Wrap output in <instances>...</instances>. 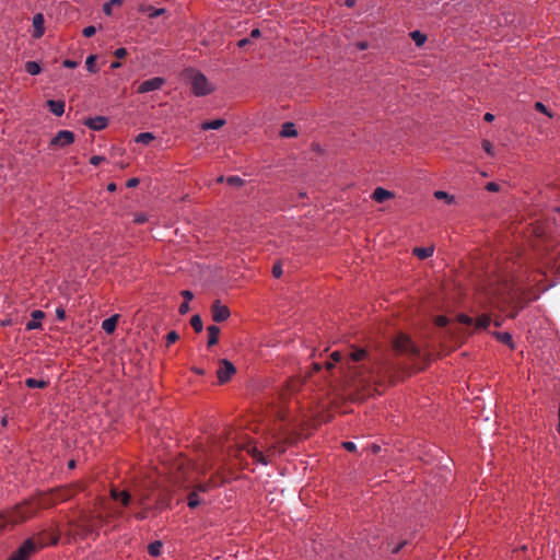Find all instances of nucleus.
Listing matches in <instances>:
<instances>
[{"mask_svg":"<svg viewBox=\"0 0 560 560\" xmlns=\"http://www.w3.org/2000/svg\"><path fill=\"white\" fill-rule=\"evenodd\" d=\"M209 338H208V347H213L219 341L220 328L217 325H210L207 328Z\"/></svg>","mask_w":560,"mask_h":560,"instance_id":"nucleus-20","label":"nucleus"},{"mask_svg":"<svg viewBox=\"0 0 560 560\" xmlns=\"http://www.w3.org/2000/svg\"><path fill=\"white\" fill-rule=\"evenodd\" d=\"M298 131L293 122H285L282 125L280 136L283 138L295 137Z\"/></svg>","mask_w":560,"mask_h":560,"instance_id":"nucleus-21","label":"nucleus"},{"mask_svg":"<svg viewBox=\"0 0 560 560\" xmlns=\"http://www.w3.org/2000/svg\"><path fill=\"white\" fill-rule=\"evenodd\" d=\"M162 548L163 544L160 540H155L148 546V552L152 557H158L161 555Z\"/></svg>","mask_w":560,"mask_h":560,"instance_id":"nucleus-25","label":"nucleus"},{"mask_svg":"<svg viewBox=\"0 0 560 560\" xmlns=\"http://www.w3.org/2000/svg\"><path fill=\"white\" fill-rule=\"evenodd\" d=\"M140 11L143 13H147L149 18L153 19V18H158V16L164 14L165 9H163V8L154 9L151 5H148V7H141Z\"/></svg>","mask_w":560,"mask_h":560,"instance_id":"nucleus-24","label":"nucleus"},{"mask_svg":"<svg viewBox=\"0 0 560 560\" xmlns=\"http://www.w3.org/2000/svg\"><path fill=\"white\" fill-rule=\"evenodd\" d=\"M149 221V218L145 213H136L133 217V222L136 224H143Z\"/></svg>","mask_w":560,"mask_h":560,"instance_id":"nucleus-42","label":"nucleus"},{"mask_svg":"<svg viewBox=\"0 0 560 560\" xmlns=\"http://www.w3.org/2000/svg\"><path fill=\"white\" fill-rule=\"evenodd\" d=\"M272 275L275 278H280L282 276V267L280 264H276L272 267Z\"/></svg>","mask_w":560,"mask_h":560,"instance_id":"nucleus-48","label":"nucleus"},{"mask_svg":"<svg viewBox=\"0 0 560 560\" xmlns=\"http://www.w3.org/2000/svg\"><path fill=\"white\" fill-rule=\"evenodd\" d=\"M226 183L232 187H241L244 185V179L240 176H230L226 178Z\"/></svg>","mask_w":560,"mask_h":560,"instance_id":"nucleus-37","label":"nucleus"},{"mask_svg":"<svg viewBox=\"0 0 560 560\" xmlns=\"http://www.w3.org/2000/svg\"><path fill=\"white\" fill-rule=\"evenodd\" d=\"M342 446L349 452H354L357 450V445L353 442H343Z\"/></svg>","mask_w":560,"mask_h":560,"instance_id":"nucleus-52","label":"nucleus"},{"mask_svg":"<svg viewBox=\"0 0 560 560\" xmlns=\"http://www.w3.org/2000/svg\"><path fill=\"white\" fill-rule=\"evenodd\" d=\"M491 323V319L488 315L483 314L477 318L475 322V327L477 329H486Z\"/></svg>","mask_w":560,"mask_h":560,"instance_id":"nucleus-29","label":"nucleus"},{"mask_svg":"<svg viewBox=\"0 0 560 560\" xmlns=\"http://www.w3.org/2000/svg\"><path fill=\"white\" fill-rule=\"evenodd\" d=\"M535 109H537L538 112H540V113H542V114L547 115V116H548V117H550V118H552V117H553L552 113H550V112L548 110V108H547V107H546L541 102H536V103H535Z\"/></svg>","mask_w":560,"mask_h":560,"instance_id":"nucleus-41","label":"nucleus"},{"mask_svg":"<svg viewBox=\"0 0 560 560\" xmlns=\"http://www.w3.org/2000/svg\"><path fill=\"white\" fill-rule=\"evenodd\" d=\"M84 489V486L82 483H75L72 486V488L60 490L58 498L61 501L69 500L75 492L82 491Z\"/></svg>","mask_w":560,"mask_h":560,"instance_id":"nucleus-18","label":"nucleus"},{"mask_svg":"<svg viewBox=\"0 0 560 560\" xmlns=\"http://www.w3.org/2000/svg\"><path fill=\"white\" fill-rule=\"evenodd\" d=\"M249 43H250L249 38H243V39L238 40L237 46L240 48H243V47L247 46Z\"/></svg>","mask_w":560,"mask_h":560,"instance_id":"nucleus-57","label":"nucleus"},{"mask_svg":"<svg viewBox=\"0 0 560 560\" xmlns=\"http://www.w3.org/2000/svg\"><path fill=\"white\" fill-rule=\"evenodd\" d=\"M189 80L196 96H206L214 90V86L209 82L207 77L199 71L190 70Z\"/></svg>","mask_w":560,"mask_h":560,"instance_id":"nucleus-5","label":"nucleus"},{"mask_svg":"<svg viewBox=\"0 0 560 560\" xmlns=\"http://www.w3.org/2000/svg\"><path fill=\"white\" fill-rule=\"evenodd\" d=\"M110 497L115 501H120V503L124 506H128L130 504V502H131V495L126 490L119 491L118 489L113 488L110 490Z\"/></svg>","mask_w":560,"mask_h":560,"instance_id":"nucleus-13","label":"nucleus"},{"mask_svg":"<svg viewBox=\"0 0 560 560\" xmlns=\"http://www.w3.org/2000/svg\"><path fill=\"white\" fill-rule=\"evenodd\" d=\"M330 358H331L332 362H326V368L328 370L332 369L336 362H341L343 359V355L339 351H334L330 354Z\"/></svg>","mask_w":560,"mask_h":560,"instance_id":"nucleus-34","label":"nucleus"},{"mask_svg":"<svg viewBox=\"0 0 560 560\" xmlns=\"http://www.w3.org/2000/svg\"><path fill=\"white\" fill-rule=\"evenodd\" d=\"M34 37L39 38L44 34V16L37 13L33 18Z\"/></svg>","mask_w":560,"mask_h":560,"instance_id":"nucleus-15","label":"nucleus"},{"mask_svg":"<svg viewBox=\"0 0 560 560\" xmlns=\"http://www.w3.org/2000/svg\"><path fill=\"white\" fill-rule=\"evenodd\" d=\"M182 296L185 299V301L189 302L194 298V294L191 291L184 290L182 291Z\"/></svg>","mask_w":560,"mask_h":560,"instance_id":"nucleus-55","label":"nucleus"},{"mask_svg":"<svg viewBox=\"0 0 560 560\" xmlns=\"http://www.w3.org/2000/svg\"><path fill=\"white\" fill-rule=\"evenodd\" d=\"M104 161V158L103 156H100V155H93L91 159H90V163L94 166H97L100 165L102 162Z\"/></svg>","mask_w":560,"mask_h":560,"instance_id":"nucleus-49","label":"nucleus"},{"mask_svg":"<svg viewBox=\"0 0 560 560\" xmlns=\"http://www.w3.org/2000/svg\"><path fill=\"white\" fill-rule=\"evenodd\" d=\"M355 3H357V0H346L345 1V5L348 7V8L354 7Z\"/></svg>","mask_w":560,"mask_h":560,"instance_id":"nucleus-63","label":"nucleus"},{"mask_svg":"<svg viewBox=\"0 0 560 560\" xmlns=\"http://www.w3.org/2000/svg\"><path fill=\"white\" fill-rule=\"evenodd\" d=\"M75 467V460L74 459H71L68 462V468L69 469H73Z\"/></svg>","mask_w":560,"mask_h":560,"instance_id":"nucleus-64","label":"nucleus"},{"mask_svg":"<svg viewBox=\"0 0 560 560\" xmlns=\"http://www.w3.org/2000/svg\"><path fill=\"white\" fill-rule=\"evenodd\" d=\"M95 60H96V57L94 55H90L86 60H85V66H86V69L90 71V72H96V68H95Z\"/></svg>","mask_w":560,"mask_h":560,"instance_id":"nucleus-38","label":"nucleus"},{"mask_svg":"<svg viewBox=\"0 0 560 560\" xmlns=\"http://www.w3.org/2000/svg\"><path fill=\"white\" fill-rule=\"evenodd\" d=\"M261 33H260V30L258 28H254L252 32H250V37L252 38H258L260 37Z\"/></svg>","mask_w":560,"mask_h":560,"instance_id":"nucleus-58","label":"nucleus"},{"mask_svg":"<svg viewBox=\"0 0 560 560\" xmlns=\"http://www.w3.org/2000/svg\"><path fill=\"white\" fill-rule=\"evenodd\" d=\"M486 189L491 192H497L500 190V186L494 182H490L486 185Z\"/></svg>","mask_w":560,"mask_h":560,"instance_id":"nucleus-47","label":"nucleus"},{"mask_svg":"<svg viewBox=\"0 0 560 560\" xmlns=\"http://www.w3.org/2000/svg\"><path fill=\"white\" fill-rule=\"evenodd\" d=\"M32 320L26 323V329L27 330H34L42 327L40 319L45 317V313L40 310H35L32 312Z\"/></svg>","mask_w":560,"mask_h":560,"instance_id":"nucleus-14","label":"nucleus"},{"mask_svg":"<svg viewBox=\"0 0 560 560\" xmlns=\"http://www.w3.org/2000/svg\"><path fill=\"white\" fill-rule=\"evenodd\" d=\"M435 324L439 327H446L448 325V319L445 316H438L435 319Z\"/></svg>","mask_w":560,"mask_h":560,"instance_id":"nucleus-45","label":"nucleus"},{"mask_svg":"<svg viewBox=\"0 0 560 560\" xmlns=\"http://www.w3.org/2000/svg\"><path fill=\"white\" fill-rule=\"evenodd\" d=\"M77 66H78V62H77V61H74V60L66 59V60L63 61V67H66V68L73 69V68H75Z\"/></svg>","mask_w":560,"mask_h":560,"instance_id":"nucleus-53","label":"nucleus"},{"mask_svg":"<svg viewBox=\"0 0 560 560\" xmlns=\"http://www.w3.org/2000/svg\"><path fill=\"white\" fill-rule=\"evenodd\" d=\"M212 483L211 481H208V482H200V483H197L192 490H196L197 491V494L199 492H208L211 488H212Z\"/></svg>","mask_w":560,"mask_h":560,"instance_id":"nucleus-36","label":"nucleus"},{"mask_svg":"<svg viewBox=\"0 0 560 560\" xmlns=\"http://www.w3.org/2000/svg\"><path fill=\"white\" fill-rule=\"evenodd\" d=\"M179 339V335L172 330L166 335V347H170L172 343L176 342Z\"/></svg>","mask_w":560,"mask_h":560,"instance_id":"nucleus-39","label":"nucleus"},{"mask_svg":"<svg viewBox=\"0 0 560 560\" xmlns=\"http://www.w3.org/2000/svg\"><path fill=\"white\" fill-rule=\"evenodd\" d=\"M96 28L93 25L86 26L83 28L82 33L85 37H91L95 34Z\"/></svg>","mask_w":560,"mask_h":560,"instance_id":"nucleus-44","label":"nucleus"},{"mask_svg":"<svg viewBox=\"0 0 560 560\" xmlns=\"http://www.w3.org/2000/svg\"><path fill=\"white\" fill-rule=\"evenodd\" d=\"M122 3V0H109L103 5V12L106 15H112L113 12V5H120Z\"/></svg>","mask_w":560,"mask_h":560,"instance_id":"nucleus-33","label":"nucleus"},{"mask_svg":"<svg viewBox=\"0 0 560 560\" xmlns=\"http://www.w3.org/2000/svg\"><path fill=\"white\" fill-rule=\"evenodd\" d=\"M25 385L28 388H45L48 386V382L30 377L25 380Z\"/></svg>","mask_w":560,"mask_h":560,"instance_id":"nucleus-26","label":"nucleus"},{"mask_svg":"<svg viewBox=\"0 0 560 560\" xmlns=\"http://www.w3.org/2000/svg\"><path fill=\"white\" fill-rule=\"evenodd\" d=\"M190 325L196 332H200L203 329L202 319L199 315H194L191 317Z\"/></svg>","mask_w":560,"mask_h":560,"instance_id":"nucleus-32","label":"nucleus"},{"mask_svg":"<svg viewBox=\"0 0 560 560\" xmlns=\"http://www.w3.org/2000/svg\"><path fill=\"white\" fill-rule=\"evenodd\" d=\"M56 315H57L59 320H65V318H66V312H65V310L62 307H58L56 310Z\"/></svg>","mask_w":560,"mask_h":560,"instance_id":"nucleus-54","label":"nucleus"},{"mask_svg":"<svg viewBox=\"0 0 560 560\" xmlns=\"http://www.w3.org/2000/svg\"><path fill=\"white\" fill-rule=\"evenodd\" d=\"M394 197V194L389 190H386L382 187H377L374 191H373V195H372V198L376 201V202H384L390 198Z\"/></svg>","mask_w":560,"mask_h":560,"instance_id":"nucleus-17","label":"nucleus"},{"mask_svg":"<svg viewBox=\"0 0 560 560\" xmlns=\"http://www.w3.org/2000/svg\"><path fill=\"white\" fill-rule=\"evenodd\" d=\"M107 522L102 514L82 513L77 521H71L70 526L82 538L97 535L98 528Z\"/></svg>","mask_w":560,"mask_h":560,"instance_id":"nucleus-1","label":"nucleus"},{"mask_svg":"<svg viewBox=\"0 0 560 560\" xmlns=\"http://www.w3.org/2000/svg\"><path fill=\"white\" fill-rule=\"evenodd\" d=\"M368 358V352L365 349L353 348L351 352H349L345 364L351 370L355 369L354 373L358 375L362 382H368L373 374V368L366 364L361 365H352L354 363H359L364 361Z\"/></svg>","mask_w":560,"mask_h":560,"instance_id":"nucleus-3","label":"nucleus"},{"mask_svg":"<svg viewBox=\"0 0 560 560\" xmlns=\"http://www.w3.org/2000/svg\"><path fill=\"white\" fill-rule=\"evenodd\" d=\"M482 148L489 155H493V147L490 141L483 140Z\"/></svg>","mask_w":560,"mask_h":560,"instance_id":"nucleus-46","label":"nucleus"},{"mask_svg":"<svg viewBox=\"0 0 560 560\" xmlns=\"http://www.w3.org/2000/svg\"><path fill=\"white\" fill-rule=\"evenodd\" d=\"M84 125L93 130H103L107 126V118L103 116L91 117L84 121Z\"/></svg>","mask_w":560,"mask_h":560,"instance_id":"nucleus-12","label":"nucleus"},{"mask_svg":"<svg viewBox=\"0 0 560 560\" xmlns=\"http://www.w3.org/2000/svg\"><path fill=\"white\" fill-rule=\"evenodd\" d=\"M40 66L36 61H27L25 63V71L31 75L40 73Z\"/></svg>","mask_w":560,"mask_h":560,"instance_id":"nucleus-30","label":"nucleus"},{"mask_svg":"<svg viewBox=\"0 0 560 560\" xmlns=\"http://www.w3.org/2000/svg\"><path fill=\"white\" fill-rule=\"evenodd\" d=\"M405 544H406V541H404V542H401V544H399V545L395 546V547L392 549V552H393V553H398V552H399V550L402 548V546H404Z\"/></svg>","mask_w":560,"mask_h":560,"instance_id":"nucleus-61","label":"nucleus"},{"mask_svg":"<svg viewBox=\"0 0 560 560\" xmlns=\"http://www.w3.org/2000/svg\"><path fill=\"white\" fill-rule=\"evenodd\" d=\"M494 336L499 341L512 346V336L509 332H494Z\"/></svg>","mask_w":560,"mask_h":560,"instance_id":"nucleus-35","label":"nucleus"},{"mask_svg":"<svg viewBox=\"0 0 560 560\" xmlns=\"http://www.w3.org/2000/svg\"><path fill=\"white\" fill-rule=\"evenodd\" d=\"M118 318H119V315L115 314V315L106 318L105 320H103V323H102L103 330L108 335L113 334L117 327Z\"/></svg>","mask_w":560,"mask_h":560,"instance_id":"nucleus-16","label":"nucleus"},{"mask_svg":"<svg viewBox=\"0 0 560 560\" xmlns=\"http://www.w3.org/2000/svg\"><path fill=\"white\" fill-rule=\"evenodd\" d=\"M47 106L54 115L61 116L65 113L66 104L63 101L49 100L47 101Z\"/></svg>","mask_w":560,"mask_h":560,"instance_id":"nucleus-19","label":"nucleus"},{"mask_svg":"<svg viewBox=\"0 0 560 560\" xmlns=\"http://www.w3.org/2000/svg\"><path fill=\"white\" fill-rule=\"evenodd\" d=\"M211 315L215 323H222L230 317L231 312L228 306L221 304L219 300H215L211 305Z\"/></svg>","mask_w":560,"mask_h":560,"instance_id":"nucleus-9","label":"nucleus"},{"mask_svg":"<svg viewBox=\"0 0 560 560\" xmlns=\"http://www.w3.org/2000/svg\"><path fill=\"white\" fill-rule=\"evenodd\" d=\"M393 348L398 354H406L410 358H417L420 355L419 348L408 336L402 334L396 337Z\"/></svg>","mask_w":560,"mask_h":560,"instance_id":"nucleus-6","label":"nucleus"},{"mask_svg":"<svg viewBox=\"0 0 560 560\" xmlns=\"http://www.w3.org/2000/svg\"><path fill=\"white\" fill-rule=\"evenodd\" d=\"M135 517H136L137 520H144V518L147 517V512H145V511H143V512H138V513H136V514H135Z\"/></svg>","mask_w":560,"mask_h":560,"instance_id":"nucleus-60","label":"nucleus"},{"mask_svg":"<svg viewBox=\"0 0 560 560\" xmlns=\"http://www.w3.org/2000/svg\"><path fill=\"white\" fill-rule=\"evenodd\" d=\"M433 247L432 246H429V247H416L413 249V254L419 258V259H427L429 258L430 256H432L433 254Z\"/></svg>","mask_w":560,"mask_h":560,"instance_id":"nucleus-23","label":"nucleus"},{"mask_svg":"<svg viewBox=\"0 0 560 560\" xmlns=\"http://www.w3.org/2000/svg\"><path fill=\"white\" fill-rule=\"evenodd\" d=\"M189 311V303L187 301H184L178 308L179 314L185 315Z\"/></svg>","mask_w":560,"mask_h":560,"instance_id":"nucleus-50","label":"nucleus"},{"mask_svg":"<svg viewBox=\"0 0 560 560\" xmlns=\"http://www.w3.org/2000/svg\"><path fill=\"white\" fill-rule=\"evenodd\" d=\"M36 513V508L25 502L23 504L15 505L12 510L0 514V528L7 525H16L22 523Z\"/></svg>","mask_w":560,"mask_h":560,"instance_id":"nucleus-2","label":"nucleus"},{"mask_svg":"<svg viewBox=\"0 0 560 560\" xmlns=\"http://www.w3.org/2000/svg\"><path fill=\"white\" fill-rule=\"evenodd\" d=\"M138 184H139V179L136 178V177L130 178V179L127 180V187L128 188H133V187L138 186Z\"/></svg>","mask_w":560,"mask_h":560,"instance_id":"nucleus-56","label":"nucleus"},{"mask_svg":"<svg viewBox=\"0 0 560 560\" xmlns=\"http://www.w3.org/2000/svg\"><path fill=\"white\" fill-rule=\"evenodd\" d=\"M238 448L246 451L256 462L262 465H268L269 463H271V457L273 455L285 451L283 443H275L268 447L265 454L261 451H259L257 446L252 443V441H247L246 443H240Z\"/></svg>","mask_w":560,"mask_h":560,"instance_id":"nucleus-4","label":"nucleus"},{"mask_svg":"<svg viewBox=\"0 0 560 560\" xmlns=\"http://www.w3.org/2000/svg\"><path fill=\"white\" fill-rule=\"evenodd\" d=\"M155 139V136L152 132H141L136 137L137 143L149 144Z\"/></svg>","mask_w":560,"mask_h":560,"instance_id":"nucleus-27","label":"nucleus"},{"mask_svg":"<svg viewBox=\"0 0 560 560\" xmlns=\"http://www.w3.org/2000/svg\"><path fill=\"white\" fill-rule=\"evenodd\" d=\"M114 55L116 58L121 59L127 56V50H126V48H118L115 50Z\"/></svg>","mask_w":560,"mask_h":560,"instance_id":"nucleus-51","label":"nucleus"},{"mask_svg":"<svg viewBox=\"0 0 560 560\" xmlns=\"http://www.w3.org/2000/svg\"><path fill=\"white\" fill-rule=\"evenodd\" d=\"M357 47L360 49V50H364L369 47V44L366 42H359L357 43Z\"/></svg>","mask_w":560,"mask_h":560,"instance_id":"nucleus-59","label":"nucleus"},{"mask_svg":"<svg viewBox=\"0 0 560 560\" xmlns=\"http://www.w3.org/2000/svg\"><path fill=\"white\" fill-rule=\"evenodd\" d=\"M225 125V120L224 119H214V120H211V121H205L202 122L201 125V129L203 130H217V129H220L221 127H223Z\"/></svg>","mask_w":560,"mask_h":560,"instance_id":"nucleus-22","label":"nucleus"},{"mask_svg":"<svg viewBox=\"0 0 560 560\" xmlns=\"http://www.w3.org/2000/svg\"><path fill=\"white\" fill-rule=\"evenodd\" d=\"M483 118H485L486 121L490 122V121H492L494 119V115L491 114V113H486Z\"/></svg>","mask_w":560,"mask_h":560,"instance_id":"nucleus-62","label":"nucleus"},{"mask_svg":"<svg viewBox=\"0 0 560 560\" xmlns=\"http://www.w3.org/2000/svg\"><path fill=\"white\" fill-rule=\"evenodd\" d=\"M74 142V133L69 130H60L57 135L50 140L51 147H67Z\"/></svg>","mask_w":560,"mask_h":560,"instance_id":"nucleus-10","label":"nucleus"},{"mask_svg":"<svg viewBox=\"0 0 560 560\" xmlns=\"http://www.w3.org/2000/svg\"><path fill=\"white\" fill-rule=\"evenodd\" d=\"M411 39L416 43L417 46H422L427 40V35L421 33L420 31H413L410 33Z\"/></svg>","mask_w":560,"mask_h":560,"instance_id":"nucleus-28","label":"nucleus"},{"mask_svg":"<svg viewBox=\"0 0 560 560\" xmlns=\"http://www.w3.org/2000/svg\"><path fill=\"white\" fill-rule=\"evenodd\" d=\"M457 320H458L459 324H463V325H466V326H470L474 323V319L471 317H469L468 315H466V314H459L457 316Z\"/></svg>","mask_w":560,"mask_h":560,"instance_id":"nucleus-40","label":"nucleus"},{"mask_svg":"<svg viewBox=\"0 0 560 560\" xmlns=\"http://www.w3.org/2000/svg\"><path fill=\"white\" fill-rule=\"evenodd\" d=\"M187 504L190 509H195L200 504V500L198 498L197 491L192 490L187 498Z\"/></svg>","mask_w":560,"mask_h":560,"instance_id":"nucleus-31","label":"nucleus"},{"mask_svg":"<svg viewBox=\"0 0 560 560\" xmlns=\"http://www.w3.org/2000/svg\"><path fill=\"white\" fill-rule=\"evenodd\" d=\"M163 84H164V79L159 78V77L145 80L138 86V93H148V92L160 90Z\"/></svg>","mask_w":560,"mask_h":560,"instance_id":"nucleus-11","label":"nucleus"},{"mask_svg":"<svg viewBox=\"0 0 560 560\" xmlns=\"http://www.w3.org/2000/svg\"><path fill=\"white\" fill-rule=\"evenodd\" d=\"M434 196L436 199H446L448 202H451L453 200V197H450V195L443 190H436L434 192Z\"/></svg>","mask_w":560,"mask_h":560,"instance_id":"nucleus-43","label":"nucleus"},{"mask_svg":"<svg viewBox=\"0 0 560 560\" xmlns=\"http://www.w3.org/2000/svg\"><path fill=\"white\" fill-rule=\"evenodd\" d=\"M43 546V542H36L33 538H28L10 556L8 560H28L30 557Z\"/></svg>","mask_w":560,"mask_h":560,"instance_id":"nucleus-7","label":"nucleus"},{"mask_svg":"<svg viewBox=\"0 0 560 560\" xmlns=\"http://www.w3.org/2000/svg\"><path fill=\"white\" fill-rule=\"evenodd\" d=\"M235 373L236 369L232 362L226 359L220 360V368L217 371V375L221 384L229 382Z\"/></svg>","mask_w":560,"mask_h":560,"instance_id":"nucleus-8","label":"nucleus"}]
</instances>
